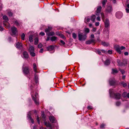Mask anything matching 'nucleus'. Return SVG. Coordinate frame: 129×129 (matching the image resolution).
Here are the masks:
<instances>
[{
    "label": "nucleus",
    "mask_w": 129,
    "mask_h": 129,
    "mask_svg": "<svg viewBox=\"0 0 129 129\" xmlns=\"http://www.w3.org/2000/svg\"><path fill=\"white\" fill-rule=\"evenodd\" d=\"M3 19L6 20V21H4L3 22V24L5 27L6 28H9L10 27V24L9 23L7 22V21L8 20V19L7 17L6 16H4L3 17Z\"/></svg>",
    "instance_id": "obj_1"
},
{
    "label": "nucleus",
    "mask_w": 129,
    "mask_h": 129,
    "mask_svg": "<svg viewBox=\"0 0 129 129\" xmlns=\"http://www.w3.org/2000/svg\"><path fill=\"white\" fill-rule=\"evenodd\" d=\"M114 48L116 51L119 54L121 53V51L123 49H125V47L121 46L120 47L118 45H116L114 46Z\"/></svg>",
    "instance_id": "obj_2"
},
{
    "label": "nucleus",
    "mask_w": 129,
    "mask_h": 129,
    "mask_svg": "<svg viewBox=\"0 0 129 129\" xmlns=\"http://www.w3.org/2000/svg\"><path fill=\"white\" fill-rule=\"evenodd\" d=\"M32 94V99L35 102L36 104L38 105L39 104V102H38V94L37 93H35L34 95L32 94V93H31Z\"/></svg>",
    "instance_id": "obj_3"
},
{
    "label": "nucleus",
    "mask_w": 129,
    "mask_h": 129,
    "mask_svg": "<svg viewBox=\"0 0 129 129\" xmlns=\"http://www.w3.org/2000/svg\"><path fill=\"white\" fill-rule=\"evenodd\" d=\"M78 39L80 41H84L86 38V36L83 33H79L78 34Z\"/></svg>",
    "instance_id": "obj_4"
},
{
    "label": "nucleus",
    "mask_w": 129,
    "mask_h": 129,
    "mask_svg": "<svg viewBox=\"0 0 129 129\" xmlns=\"http://www.w3.org/2000/svg\"><path fill=\"white\" fill-rule=\"evenodd\" d=\"M118 65L120 66H125L127 64V62L125 59H123L122 61H121L119 59L117 60Z\"/></svg>",
    "instance_id": "obj_5"
},
{
    "label": "nucleus",
    "mask_w": 129,
    "mask_h": 129,
    "mask_svg": "<svg viewBox=\"0 0 129 129\" xmlns=\"http://www.w3.org/2000/svg\"><path fill=\"white\" fill-rule=\"evenodd\" d=\"M121 96V94L118 93H115L113 94V97L116 100H118L120 99Z\"/></svg>",
    "instance_id": "obj_6"
},
{
    "label": "nucleus",
    "mask_w": 129,
    "mask_h": 129,
    "mask_svg": "<svg viewBox=\"0 0 129 129\" xmlns=\"http://www.w3.org/2000/svg\"><path fill=\"white\" fill-rule=\"evenodd\" d=\"M123 14L122 13L120 12H117L116 14V17L118 18H121Z\"/></svg>",
    "instance_id": "obj_7"
},
{
    "label": "nucleus",
    "mask_w": 129,
    "mask_h": 129,
    "mask_svg": "<svg viewBox=\"0 0 129 129\" xmlns=\"http://www.w3.org/2000/svg\"><path fill=\"white\" fill-rule=\"evenodd\" d=\"M23 72L24 74H27L29 73V69L28 67H24L23 68Z\"/></svg>",
    "instance_id": "obj_8"
},
{
    "label": "nucleus",
    "mask_w": 129,
    "mask_h": 129,
    "mask_svg": "<svg viewBox=\"0 0 129 129\" xmlns=\"http://www.w3.org/2000/svg\"><path fill=\"white\" fill-rule=\"evenodd\" d=\"M12 33L13 35H15L17 32V29L14 26H13L11 28Z\"/></svg>",
    "instance_id": "obj_9"
},
{
    "label": "nucleus",
    "mask_w": 129,
    "mask_h": 129,
    "mask_svg": "<svg viewBox=\"0 0 129 129\" xmlns=\"http://www.w3.org/2000/svg\"><path fill=\"white\" fill-rule=\"evenodd\" d=\"M105 26L106 28H108L109 26V21L108 19L105 20L104 21Z\"/></svg>",
    "instance_id": "obj_10"
},
{
    "label": "nucleus",
    "mask_w": 129,
    "mask_h": 129,
    "mask_svg": "<svg viewBox=\"0 0 129 129\" xmlns=\"http://www.w3.org/2000/svg\"><path fill=\"white\" fill-rule=\"evenodd\" d=\"M106 10L107 12L108 13H110L112 11V6H110L108 7Z\"/></svg>",
    "instance_id": "obj_11"
},
{
    "label": "nucleus",
    "mask_w": 129,
    "mask_h": 129,
    "mask_svg": "<svg viewBox=\"0 0 129 129\" xmlns=\"http://www.w3.org/2000/svg\"><path fill=\"white\" fill-rule=\"evenodd\" d=\"M101 9L102 7L101 6H99L98 7L96 11V15H97L98 16L99 15Z\"/></svg>",
    "instance_id": "obj_12"
},
{
    "label": "nucleus",
    "mask_w": 129,
    "mask_h": 129,
    "mask_svg": "<svg viewBox=\"0 0 129 129\" xmlns=\"http://www.w3.org/2000/svg\"><path fill=\"white\" fill-rule=\"evenodd\" d=\"M95 41L94 40L91 39L86 41V44H90L92 43H95Z\"/></svg>",
    "instance_id": "obj_13"
},
{
    "label": "nucleus",
    "mask_w": 129,
    "mask_h": 129,
    "mask_svg": "<svg viewBox=\"0 0 129 129\" xmlns=\"http://www.w3.org/2000/svg\"><path fill=\"white\" fill-rule=\"evenodd\" d=\"M109 83L111 85H113L115 84V82L114 79H110Z\"/></svg>",
    "instance_id": "obj_14"
},
{
    "label": "nucleus",
    "mask_w": 129,
    "mask_h": 129,
    "mask_svg": "<svg viewBox=\"0 0 129 129\" xmlns=\"http://www.w3.org/2000/svg\"><path fill=\"white\" fill-rule=\"evenodd\" d=\"M54 48V46L52 45H51L47 47L48 51H51L53 50Z\"/></svg>",
    "instance_id": "obj_15"
},
{
    "label": "nucleus",
    "mask_w": 129,
    "mask_h": 129,
    "mask_svg": "<svg viewBox=\"0 0 129 129\" xmlns=\"http://www.w3.org/2000/svg\"><path fill=\"white\" fill-rule=\"evenodd\" d=\"M22 44L21 43L18 42L17 43L16 46L18 49H20L22 46Z\"/></svg>",
    "instance_id": "obj_16"
},
{
    "label": "nucleus",
    "mask_w": 129,
    "mask_h": 129,
    "mask_svg": "<svg viewBox=\"0 0 129 129\" xmlns=\"http://www.w3.org/2000/svg\"><path fill=\"white\" fill-rule=\"evenodd\" d=\"M49 119L51 122L53 123L54 122L55 119L54 117L53 116H50L49 117Z\"/></svg>",
    "instance_id": "obj_17"
},
{
    "label": "nucleus",
    "mask_w": 129,
    "mask_h": 129,
    "mask_svg": "<svg viewBox=\"0 0 129 129\" xmlns=\"http://www.w3.org/2000/svg\"><path fill=\"white\" fill-rule=\"evenodd\" d=\"M23 57L25 58H28V53L26 51H24L23 53Z\"/></svg>",
    "instance_id": "obj_18"
},
{
    "label": "nucleus",
    "mask_w": 129,
    "mask_h": 129,
    "mask_svg": "<svg viewBox=\"0 0 129 129\" xmlns=\"http://www.w3.org/2000/svg\"><path fill=\"white\" fill-rule=\"evenodd\" d=\"M52 29V27H51L48 26L47 28L45 29V32L46 33H47L51 31Z\"/></svg>",
    "instance_id": "obj_19"
},
{
    "label": "nucleus",
    "mask_w": 129,
    "mask_h": 129,
    "mask_svg": "<svg viewBox=\"0 0 129 129\" xmlns=\"http://www.w3.org/2000/svg\"><path fill=\"white\" fill-rule=\"evenodd\" d=\"M47 35L48 36H52L54 35L55 33L54 32L51 31L50 32L47 33Z\"/></svg>",
    "instance_id": "obj_20"
},
{
    "label": "nucleus",
    "mask_w": 129,
    "mask_h": 129,
    "mask_svg": "<svg viewBox=\"0 0 129 129\" xmlns=\"http://www.w3.org/2000/svg\"><path fill=\"white\" fill-rule=\"evenodd\" d=\"M14 22L16 25L18 27L21 24L20 22H18L17 20L15 21Z\"/></svg>",
    "instance_id": "obj_21"
},
{
    "label": "nucleus",
    "mask_w": 129,
    "mask_h": 129,
    "mask_svg": "<svg viewBox=\"0 0 129 129\" xmlns=\"http://www.w3.org/2000/svg\"><path fill=\"white\" fill-rule=\"evenodd\" d=\"M57 39V38L55 36H52L50 38V40L52 42L55 41Z\"/></svg>",
    "instance_id": "obj_22"
},
{
    "label": "nucleus",
    "mask_w": 129,
    "mask_h": 129,
    "mask_svg": "<svg viewBox=\"0 0 129 129\" xmlns=\"http://www.w3.org/2000/svg\"><path fill=\"white\" fill-rule=\"evenodd\" d=\"M29 40L30 42H32L33 40V36L31 35H30L28 37Z\"/></svg>",
    "instance_id": "obj_23"
},
{
    "label": "nucleus",
    "mask_w": 129,
    "mask_h": 129,
    "mask_svg": "<svg viewBox=\"0 0 129 129\" xmlns=\"http://www.w3.org/2000/svg\"><path fill=\"white\" fill-rule=\"evenodd\" d=\"M33 69L34 71L36 73H37V66L36 63H34L33 64Z\"/></svg>",
    "instance_id": "obj_24"
},
{
    "label": "nucleus",
    "mask_w": 129,
    "mask_h": 129,
    "mask_svg": "<svg viewBox=\"0 0 129 129\" xmlns=\"http://www.w3.org/2000/svg\"><path fill=\"white\" fill-rule=\"evenodd\" d=\"M44 123L45 125H46L47 126L49 127H51V125L50 123L49 122L47 123L46 122H44Z\"/></svg>",
    "instance_id": "obj_25"
},
{
    "label": "nucleus",
    "mask_w": 129,
    "mask_h": 129,
    "mask_svg": "<svg viewBox=\"0 0 129 129\" xmlns=\"http://www.w3.org/2000/svg\"><path fill=\"white\" fill-rule=\"evenodd\" d=\"M110 63V60L108 59L106 60L105 61L104 64L105 65H109Z\"/></svg>",
    "instance_id": "obj_26"
},
{
    "label": "nucleus",
    "mask_w": 129,
    "mask_h": 129,
    "mask_svg": "<svg viewBox=\"0 0 129 129\" xmlns=\"http://www.w3.org/2000/svg\"><path fill=\"white\" fill-rule=\"evenodd\" d=\"M29 50L30 52L34 51V48L33 46H31L30 47L29 49Z\"/></svg>",
    "instance_id": "obj_27"
},
{
    "label": "nucleus",
    "mask_w": 129,
    "mask_h": 129,
    "mask_svg": "<svg viewBox=\"0 0 129 129\" xmlns=\"http://www.w3.org/2000/svg\"><path fill=\"white\" fill-rule=\"evenodd\" d=\"M96 18V16L95 15H93L91 16V20L93 22H95V19Z\"/></svg>",
    "instance_id": "obj_28"
},
{
    "label": "nucleus",
    "mask_w": 129,
    "mask_h": 129,
    "mask_svg": "<svg viewBox=\"0 0 129 129\" xmlns=\"http://www.w3.org/2000/svg\"><path fill=\"white\" fill-rule=\"evenodd\" d=\"M90 20V18L89 17H87L85 18L84 21L85 23H87Z\"/></svg>",
    "instance_id": "obj_29"
},
{
    "label": "nucleus",
    "mask_w": 129,
    "mask_h": 129,
    "mask_svg": "<svg viewBox=\"0 0 129 129\" xmlns=\"http://www.w3.org/2000/svg\"><path fill=\"white\" fill-rule=\"evenodd\" d=\"M118 71L116 69H112V73L113 74L116 73L118 72Z\"/></svg>",
    "instance_id": "obj_30"
},
{
    "label": "nucleus",
    "mask_w": 129,
    "mask_h": 129,
    "mask_svg": "<svg viewBox=\"0 0 129 129\" xmlns=\"http://www.w3.org/2000/svg\"><path fill=\"white\" fill-rule=\"evenodd\" d=\"M102 44L104 46H108L109 45V44L108 43H106L105 42H102Z\"/></svg>",
    "instance_id": "obj_31"
},
{
    "label": "nucleus",
    "mask_w": 129,
    "mask_h": 129,
    "mask_svg": "<svg viewBox=\"0 0 129 129\" xmlns=\"http://www.w3.org/2000/svg\"><path fill=\"white\" fill-rule=\"evenodd\" d=\"M107 0H103L102 2V4L103 5V7L104 8L105 7L106 2H107Z\"/></svg>",
    "instance_id": "obj_32"
},
{
    "label": "nucleus",
    "mask_w": 129,
    "mask_h": 129,
    "mask_svg": "<svg viewBox=\"0 0 129 129\" xmlns=\"http://www.w3.org/2000/svg\"><path fill=\"white\" fill-rule=\"evenodd\" d=\"M38 38H36L35 39L34 44L35 45H37L38 44Z\"/></svg>",
    "instance_id": "obj_33"
},
{
    "label": "nucleus",
    "mask_w": 129,
    "mask_h": 129,
    "mask_svg": "<svg viewBox=\"0 0 129 129\" xmlns=\"http://www.w3.org/2000/svg\"><path fill=\"white\" fill-rule=\"evenodd\" d=\"M25 37V35L23 33L22 35L21 36V39L23 40H24Z\"/></svg>",
    "instance_id": "obj_34"
},
{
    "label": "nucleus",
    "mask_w": 129,
    "mask_h": 129,
    "mask_svg": "<svg viewBox=\"0 0 129 129\" xmlns=\"http://www.w3.org/2000/svg\"><path fill=\"white\" fill-rule=\"evenodd\" d=\"M113 92V89H110L109 90V93L110 94V96H112L113 95L112 92Z\"/></svg>",
    "instance_id": "obj_35"
},
{
    "label": "nucleus",
    "mask_w": 129,
    "mask_h": 129,
    "mask_svg": "<svg viewBox=\"0 0 129 129\" xmlns=\"http://www.w3.org/2000/svg\"><path fill=\"white\" fill-rule=\"evenodd\" d=\"M30 55L32 56H35L36 55L35 53L34 52V51H32L30 52Z\"/></svg>",
    "instance_id": "obj_36"
},
{
    "label": "nucleus",
    "mask_w": 129,
    "mask_h": 129,
    "mask_svg": "<svg viewBox=\"0 0 129 129\" xmlns=\"http://www.w3.org/2000/svg\"><path fill=\"white\" fill-rule=\"evenodd\" d=\"M121 84L123 86L125 87L127 86V84L126 83L123 82H122L121 83Z\"/></svg>",
    "instance_id": "obj_37"
},
{
    "label": "nucleus",
    "mask_w": 129,
    "mask_h": 129,
    "mask_svg": "<svg viewBox=\"0 0 129 129\" xmlns=\"http://www.w3.org/2000/svg\"><path fill=\"white\" fill-rule=\"evenodd\" d=\"M56 35L59 36H63V35L61 34L59 32H56Z\"/></svg>",
    "instance_id": "obj_38"
},
{
    "label": "nucleus",
    "mask_w": 129,
    "mask_h": 129,
    "mask_svg": "<svg viewBox=\"0 0 129 129\" xmlns=\"http://www.w3.org/2000/svg\"><path fill=\"white\" fill-rule=\"evenodd\" d=\"M126 92H124L122 94V97L123 98H125L126 96Z\"/></svg>",
    "instance_id": "obj_39"
},
{
    "label": "nucleus",
    "mask_w": 129,
    "mask_h": 129,
    "mask_svg": "<svg viewBox=\"0 0 129 129\" xmlns=\"http://www.w3.org/2000/svg\"><path fill=\"white\" fill-rule=\"evenodd\" d=\"M72 36L74 39H75L77 37V35L74 33L72 34Z\"/></svg>",
    "instance_id": "obj_40"
},
{
    "label": "nucleus",
    "mask_w": 129,
    "mask_h": 129,
    "mask_svg": "<svg viewBox=\"0 0 129 129\" xmlns=\"http://www.w3.org/2000/svg\"><path fill=\"white\" fill-rule=\"evenodd\" d=\"M105 124L104 123L102 124L100 126V127L101 128H105Z\"/></svg>",
    "instance_id": "obj_41"
},
{
    "label": "nucleus",
    "mask_w": 129,
    "mask_h": 129,
    "mask_svg": "<svg viewBox=\"0 0 129 129\" xmlns=\"http://www.w3.org/2000/svg\"><path fill=\"white\" fill-rule=\"evenodd\" d=\"M101 15L102 17V19L104 20V19L105 18L104 14L103 13H102L101 14Z\"/></svg>",
    "instance_id": "obj_42"
},
{
    "label": "nucleus",
    "mask_w": 129,
    "mask_h": 129,
    "mask_svg": "<svg viewBox=\"0 0 129 129\" xmlns=\"http://www.w3.org/2000/svg\"><path fill=\"white\" fill-rule=\"evenodd\" d=\"M85 31L86 33H89V29L88 28H85Z\"/></svg>",
    "instance_id": "obj_43"
},
{
    "label": "nucleus",
    "mask_w": 129,
    "mask_h": 129,
    "mask_svg": "<svg viewBox=\"0 0 129 129\" xmlns=\"http://www.w3.org/2000/svg\"><path fill=\"white\" fill-rule=\"evenodd\" d=\"M96 52L99 55H101V52L99 50H96Z\"/></svg>",
    "instance_id": "obj_44"
},
{
    "label": "nucleus",
    "mask_w": 129,
    "mask_h": 129,
    "mask_svg": "<svg viewBox=\"0 0 129 129\" xmlns=\"http://www.w3.org/2000/svg\"><path fill=\"white\" fill-rule=\"evenodd\" d=\"M121 103L120 102H117L116 103V105L117 106H119L120 105Z\"/></svg>",
    "instance_id": "obj_45"
},
{
    "label": "nucleus",
    "mask_w": 129,
    "mask_h": 129,
    "mask_svg": "<svg viewBox=\"0 0 129 129\" xmlns=\"http://www.w3.org/2000/svg\"><path fill=\"white\" fill-rule=\"evenodd\" d=\"M120 72L123 75L125 73V71L123 70L122 69H120Z\"/></svg>",
    "instance_id": "obj_46"
},
{
    "label": "nucleus",
    "mask_w": 129,
    "mask_h": 129,
    "mask_svg": "<svg viewBox=\"0 0 129 129\" xmlns=\"http://www.w3.org/2000/svg\"><path fill=\"white\" fill-rule=\"evenodd\" d=\"M92 107L91 106H88L87 107V109L89 110L92 109Z\"/></svg>",
    "instance_id": "obj_47"
},
{
    "label": "nucleus",
    "mask_w": 129,
    "mask_h": 129,
    "mask_svg": "<svg viewBox=\"0 0 129 129\" xmlns=\"http://www.w3.org/2000/svg\"><path fill=\"white\" fill-rule=\"evenodd\" d=\"M43 45L41 44H40L38 45V47L39 48H41L42 47Z\"/></svg>",
    "instance_id": "obj_48"
},
{
    "label": "nucleus",
    "mask_w": 129,
    "mask_h": 129,
    "mask_svg": "<svg viewBox=\"0 0 129 129\" xmlns=\"http://www.w3.org/2000/svg\"><path fill=\"white\" fill-rule=\"evenodd\" d=\"M60 43L62 44V45H64L65 44V43L63 41L60 40Z\"/></svg>",
    "instance_id": "obj_49"
},
{
    "label": "nucleus",
    "mask_w": 129,
    "mask_h": 129,
    "mask_svg": "<svg viewBox=\"0 0 129 129\" xmlns=\"http://www.w3.org/2000/svg\"><path fill=\"white\" fill-rule=\"evenodd\" d=\"M37 120L38 123L39 124L40 123V121L39 117L38 116L37 117Z\"/></svg>",
    "instance_id": "obj_50"
},
{
    "label": "nucleus",
    "mask_w": 129,
    "mask_h": 129,
    "mask_svg": "<svg viewBox=\"0 0 129 129\" xmlns=\"http://www.w3.org/2000/svg\"><path fill=\"white\" fill-rule=\"evenodd\" d=\"M40 34L42 36H43L45 35V34L44 32H41L40 33Z\"/></svg>",
    "instance_id": "obj_51"
},
{
    "label": "nucleus",
    "mask_w": 129,
    "mask_h": 129,
    "mask_svg": "<svg viewBox=\"0 0 129 129\" xmlns=\"http://www.w3.org/2000/svg\"><path fill=\"white\" fill-rule=\"evenodd\" d=\"M42 118H45V115L44 113H43L42 114Z\"/></svg>",
    "instance_id": "obj_52"
},
{
    "label": "nucleus",
    "mask_w": 129,
    "mask_h": 129,
    "mask_svg": "<svg viewBox=\"0 0 129 129\" xmlns=\"http://www.w3.org/2000/svg\"><path fill=\"white\" fill-rule=\"evenodd\" d=\"M125 10L126 11V12L127 13H129V9L127 8H126L125 9Z\"/></svg>",
    "instance_id": "obj_53"
},
{
    "label": "nucleus",
    "mask_w": 129,
    "mask_h": 129,
    "mask_svg": "<svg viewBox=\"0 0 129 129\" xmlns=\"http://www.w3.org/2000/svg\"><path fill=\"white\" fill-rule=\"evenodd\" d=\"M99 22H96L95 23V25L96 26H99Z\"/></svg>",
    "instance_id": "obj_54"
},
{
    "label": "nucleus",
    "mask_w": 129,
    "mask_h": 129,
    "mask_svg": "<svg viewBox=\"0 0 129 129\" xmlns=\"http://www.w3.org/2000/svg\"><path fill=\"white\" fill-rule=\"evenodd\" d=\"M8 15L10 16H11L12 15V14L11 12H9L8 13Z\"/></svg>",
    "instance_id": "obj_55"
},
{
    "label": "nucleus",
    "mask_w": 129,
    "mask_h": 129,
    "mask_svg": "<svg viewBox=\"0 0 129 129\" xmlns=\"http://www.w3.org/2000/svg\"><path fill=\"white\" fill-rule=\"evenodd\" d=\"M4 28L2 26H0V31H2L3 30Z\"/></svg>",
    "instance_id": "obj_56"
},
{
    "label": "nucleus",
    "mask_w": 129,
    "mask_h": 129,
    "mask_svg": "<svg viewBox=\"0 0 129 129\" xmlns=\"http://www.w3.org/2000/svg\"><path fill=\"white\" fill-rule=\"evenodd\" d=\"M44 51V49L43 48H41L40 49L39 52L40 53H42Z\"/></svg>",
    "instance_id": "obj_57"
},
{
    "label": "nucleus",
    "mask_w": 129,
    "mask_h": 129,
    "mask_svg": "<svg viewBox=\"0 0 129 129\" xmlns=\"http://www.w3.org/2000/svg\"><path fill=\"white\" fill-rule=\"evenodd\" d=\"M96 19L98 20L99 21H100L101 20L99 16Z\"/></svg>",
    "instance_id": "obj_58"
},
{
    "label": "nucleus",
    "mask_w": 129,
    "mask_h": 129,
    "mask_svg": "<svg viewBox=\"0 0 129 129\" xmlns=\"http://www.w3.org/2000/svg\"><path fill=\"white\" fill-rule=\"evenodd\" d=\"M108 52L110 54H111L112 53V51L110 50H109L108 51Z\"/></svg>",
    "instance_id": "obj_59"
},
{
    "label": "nucleus",
    "mask_w": 129,
    "mask_h": 129,
    "mask_svg": "<svg viewBox=\"0 0 129 129\" xmlns=\"http://www.w3.org/2000/svg\"><path fill=\"white\" fill-rule=\"evenodd\" d=\"M128 53L127 52H126L124 53V54L125 55H128Z\"/></svg>",
    "instance_id": "obj_60"
},
{
    "label": "nucleus",
    "mask_w": 129,
    "mask_h": 129,
    "mask_svg": "<svg viewBox=\"0 0 129 129\" xmlns=\"http://www.w3.org/2000/svg\"><path fill=\"white\" fill-rule=\"evenodd\" d=\"M96 28H93L92 29V30L93 31H96Z\"/></svg>",
    "instance_id": "obj_61"
},
{
    "label": "nucleus",
    "mask_w": 129,
    "mask_h": 129,
    "mask_svg": "<svg viewBox=\"0 0 129 129\" xmlns=\"http://www.w3.org/2000/svg\"><path fill=\"white\" fill-rule=\"evenodd\" d=\"M101 51L102 52V53H105L106 52V51H105L104 50H101Z\"/></svg>",
    "instance_id": "obj_62"
},
{
    "label": "nucleus",
    "mask_w": 129,
    "mask_h": 129,
    "mask_svg": "<svg viewBox=\"0 0 129 129\" xmlns=\"http://www.w3.org/2000/svg\"><path fill=\"white\" fill-rule=\"evenodd\" d=\"M91 38H94V35L93 34H91Z\"/></svg>",
    "instance_id": "obj_63"
},
{
    "label": "nucleus",
    "mask_w": 129,
    "mask_h": 129,
    "mask_svg": "<svg viewBox=\"0 0 129 129\" xmlns=\"http://www.w3.org/2000/svg\"><path fill=\"white\" fill-rule=\"evenodd\" d=\"M126 97L129 98V93H128L126 94Z\"/></svg>",
    "instance_id": "obj_64"
}]
</instances>
